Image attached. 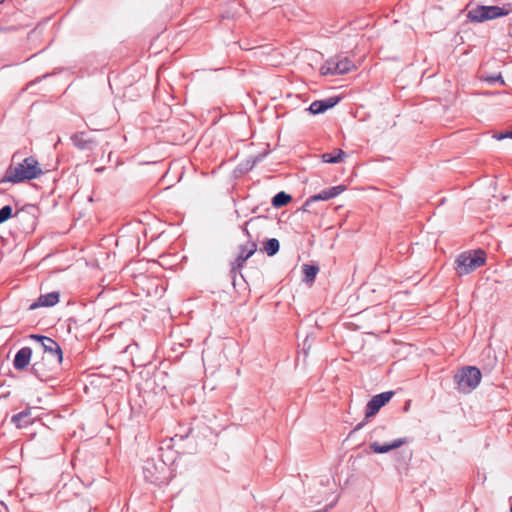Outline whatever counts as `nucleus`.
I'll return each mask as SVG.
<instances>
[{
	"label": "nucleus",
	"mask_w": 512,
	"mask_h": 512,
	"mask_svg": "<svg viewBox=\"0 0 512 512\" xmlns=\"http://www.w3.org/2000/svg\"><path fill=\"white\" fill-rule=\"evenodd\" d=\"M42 173L38 161L33 157H28L22 163L11 164L6 171L5 179L16 183L36 178Z\"/></svg>",
	"instance_id": "nucleus-1"
},
{
	"label": "nucleus",
	"mask_w": 512,
	"mask_h": 512,
	"mask_svg": "<svg viewBox=\"0 0 512 512\" xmlns=\"http://www.w3.org/2000/svg\"><path fill=\"white\" fill-rule=\"evenodd\" d=\"M486 262V254L482 250L468 251L460 254L456 260V272L459 276L467 275Z\"/></svg>",
	"instance_id": "nucleus-2"
},
{
	"label": "nucleus",
	"mask_w": 512,
	"mask_h": 512,
	"mask_svg": "<svg viewBox=\"0 0 512 512\" xmlns=\"http://www.w3.org/2000/svg\"><path fill=\"white\" fill-rule=\"evenodd\" d=\"M512 12V4L506 3L503 6H476L469 10L468 18L474 22L493 20Z\"/></svg>",
	"instance_id": "nucleus-3"
},
{
	"label": "nucleus",
	"mask_w": 512,
	"mask_h": 512,
	"mask_svg": "<svg viewBox=\"0 0 512 512\" xmlns=\"http://www.w3.org/2000/svg\"><path fill=\"white\" fill-rule=\"evenodd\" d=\"M455 378L459 388L462 391L469 392L480 383L481 372L476 367H466L460 370Z\"/></svg>",
	"instance_id": "nucleus-4"
},
{
	"label": "nucleus",
	"mask_w": 512,
	"mask_h": 512,
	"mask_svg": "<svg viewBox=\"0 0 512 512\" xmlns=\"http://www.w3.org/2000/svg\"><path fill=\"white\" fill-rule=\"evenodd\" d=\"M356 68L348 58H336L327 61L320 69L322 75L346 74Z\"/></svg>",
	"instance_id": "nucleus-5"
},
{
	"label": "nucleus",
	"mask_w": 512,
	"mask_h": 512,
	"mask_svg": "<svg viewBox=\"0 0 512 512\" xmlns=\"http://www.w3.org/2000/svg\"><path fill=\"white\" fill-rule=\"evenodd\" d=\"M393 396V392H385L374 396L367 404L366 418L373 417L376 413L388 403Z\"/></svg>",
	"instance_id": "nucleus-6"
},
{
	"label": "nucleus",
	"mask_w": 512,
	"mask_h": 512,
	"mask_svg": "<svg viewBox=\"0 0 512 512\" xmlns=\"http://www.w3.org/2000/svg\"><path fill=\"white\" fill-rule=\"evenodd\" d=\"M39 339L41 340L45 353L57 363H61L62 352L59 345L54 340L47 337H40Z\"/></svg>",
	"instance_id": "nucleus-7"
},
{
	"label": "nucleus",
	"mask_w": 512,
	"mask_h": 512,
	"mask_svg": "<svg viewBox=\"0 0 512 512\" xmlns=\"http://www.w3.org/2000/svg\"><path fill=\"white\" fill-rule=\"evenodd\" d=\"M406 443L405 439H395L391 443L380 444L377 441L371 442L369 448L374 453H387L391 450L397 449Z\"/></svg>",
	"instance_id": "nucleus-8"
},
{
	"label": "nucleus",
	"mask_w": 512,
	"mask_h": 512,
	"mask_svg": "<svg viewBox=\"0 0 512 512\" xmlns=\"http://www.w3.org/2000/svg\"><path fill=\"white\" fill-rule=\"evenodd\" d=\"M31 354V349L28 347H24L19 350L14 359L15 367L17 369L25 368L30 362Z\"/></svg>",
	"instance_id": "nucleus-9"
},
{
	"label": "nucleus",
	"mask_w": 512,
	"mask_h": 512,
	"mask_svg": "<svg viewBox=\"0 0 512 512\" xmlns=\"http://www.w3.org/2000/svg\"><path fill=\"white\" fill-rule=\"evenodd\" d=\"M59 301V295L56 292H52L46 295H42L36 303L31 305V309H35L37 307H48L53 306Z\"/></svg>",
	"instance_id": "nucleus-10"
},
{
	"label": "nucleus",
	"mask_w": 512,
	"mask_h": 512,
	"mask_svg": "<svg viewBox=\"0 0 512 512\" xmlns=\"http://www.w3.org/2000/svg\"><path fill=\"white\" fill-rule=\"evenodd\" d=\"M337 103V99L330 98L325 101H314L309 110L312 114H319L325 112L328 108L333 107Z\"/></svg>",
	"instance_id": "nucleus-11"
},
{
	"label": "nucleus",
	"mask_w": 512,
	"mask_h": 512,
	"mask_svg": "<svg viewBox=\"0 0 512 512\" xmlns=\"http://www.w3.org/2000/svg\"><path fill=\"white\" fill-rule=\"evenodd\" d=\"M345 152L342 150L335 151L334 154L332 153H324L322 154L321 158L323 162L326 163H339L342 162L345 158Z\"/></svg>",
	"instance_id": "nucleus-12"
},
{
	"label": "nucleus",
	"mask_w": 512,
	"mask_h": 512,
	"mask_svg": "<svg viewBox=\"0 0 512 512\" xmlns=\"http://www.w3.org/2000/svg\"><path fill=\"white\" fill-rule=\"evenodd\" d=\"M292 200L291 196L285 192H280L274 196L272 204L274 207H282L287 205Z\"/></svg>",
	"instance_id": "nucleus-13"
},
{
	"label": "nucleus",
	"mask_w": 512,
	"mask_h": 512,
	"mask_svg": "<svg viewBox=\"0 0 512 512\" xmlns=\"http://www.w3.org/2000/svg\"><path fill=\"white\" fill-rule=\"evenodd\" d=\"M318 267L316 266H311V265H303V273H304V281L306 282H313V280L315 279L317 273H318Z\"/></svg>",
	"instance_id": "nucleus-14"
},
{
	"label": "nucleus",
	"mask_w": 512,
	"mask_h": 512,
	"mask_svg": "<svg viewBox=\"0 0 512 512\" xmlns=\"http://www.w3.org/2000/svg\"><path fill=\"white\" fill-rule=\"evenodd\" d=\"M331 199V196L328 192V190H324L322 192H320L319 194L317 195H314V196H311L304 204V210H307V207L310 205L311 202H314V201H324V200H329Z\"/></svg>",
	"instance_id": "nucleus-15"
},
{
	"label": "nucleus",
	"mask_w": 512,
	"mask_h": 512,
	"mask_svg": "<svg viewBox=\"0 0 512 512\" xmlns=\"http://www.w3.org/2000/svg\"><path fill=\"white\" fill-rule=\"evenodd\" d=\"M279 250V242L276 239H270L265 244V251L268 255H274Z\"/></svg>",
	"instance_id": "nucleus-16"
},
{
	"label": "nucleus",
	"mask_w": 512,
	"mask_h": 512,
	"mask_svg": "<svg viewBox=\"0 0 512 512\" xmlns=\"http://www.w3.org/2000/svg\"><path fill=\"white\" fill-rule=\"evenodd\" d=\"M12 212L13 210L10 206H5L2 209H0V224L11 218Z\"/></svg>",
	"instance_id": "nucleus-17"
},
{
	"label": "nucleus",
	"mask_w": 512,
	"mask_h": 512,
	"mask_svg": "<svg viewBox=\"0 0 512 512\" xmlns=\"http://www.w3.org/2000/svg\"><path fill=\"white\" fill-rule=\"evenodd\" d=\"M331 198L341 194L342 192H344L346 190V186L344 185H339V186H335V187H332V188H329L327 189Z\"/></svg>",
	"instance_id": "nucleus-18"
},
{
	"label": "nucleus",
	"mask_w": 512,
	"mask_h": 512,
	"mask_svg": "<svg viewBox=\"0 0 512 512\" xmlns=\"http://www.w3.org/2000/svg\"><path fill=\"white\" fill-rule=\"evenodd\" d=\"M27 415H28V413H27V412L19 413L18 415H15V416L13 417V421H14V422H16V423H17V422H20V421L24 420V418H25Z\"/></svg>",
	"instance_id": "nucleus-19"
},
{
	"label": "nucleus",
	"mask_w": 512,
	"mask_h": 512,
	"mask_svg": "<svg viewBox=\"0 0 512 512\" xmlns=\"http://www.w3.org/2000/svg\"><path fill=\"white\" fill-rule=\"evenodd\" d=\"M493 137L496 138L497 140H502L504 138H510V135H509V132H505V133L494 134Z\"/></svg>",
	"instance_id": "nucleus-20"
},
{
	"label": "nucleus",
	"mask_w": 512,
	"mask_h": 512,
	"mask_svg": "<svg viewBox=\"0 0 512 512\" xmlns=\"http://www.w3.org/2000/svg\"><path fill=\"white\" fill-rule=\"evenodd\" d=\"M253 254V250H251L245 257H242L241 258L243 259V261H245L247 258H249L251 255Z\"/></svg>",
	"instance_id": "nucleus-21"
},
{
	"label": "nucleus",
	"mask_w": 512,
	"mask_h": 512,
	"mask_svg": "<svg viewBox=\"0 0 512 512\" xmlns=\"http://www.w3.org/2000/svg\"><path fill=\"white\" fill-rule=\"evenodd\" d=\"M79 137H80V135H75V136L72 138V139H73V141H74L76 144H78V143H77V141H78Z\"/></svg>",
	"instance_id": "nucleus-22"
},
{
	"label": "nucleus",
	"mask_w": 512,
	"mask_h": 512,
	"mask_svg": "<svg viewBox=\"0 0 512 512\" xmlns=\"http://www.w3.org/2000/svg\"><path fill=\"white\" fill-rule=\"evenodd\" d=\"M33 370H34L35 373L37 372L36 364L33 365Z\"/></svg>",
	"instance_id": "nucleus-23"
},
{
	"label": "nucleus",
	"mask_w": 512,
	"mask_h": 512,
	"mask_svg": "<svg viewBox=\"0 0 512 512\" xmlns=\"http://www.w3.org/2000/svg\"><path fill=\"white\" fill-rule=\"evenodd\" d=\"M509 135H510V138H512V131H511V132H509Z\"/></svg>",
	"instance_id": "nucleus-24"
},
{
	"label": "nucleus",
	"mask_w": 512,
	"mask_h": 512,
	"mask_svg": "<svg viewBox=\"0 0 512 512\" xmlns=\"http://www.w3.org/2000/svg\"><path fill=\"white\" fill-rule=\"evenodd\" d=\"M4 2V0H0V4H2Z\"/></svg>",
	"instance_id": "nucleus-25"
},
{
	"label": "nucleus",
	"mask_w": 512,
	"mask_h": 512,
	"mask_svg": "<svg viewBox=\"0 0 512 512\" xmlns=\"http://www.w3.org/2000/svg\"><path fill=\"white\" fill-rule=\"evenodd\" d=\"M511 512H512V505H511Z\"/></svg>",
	"instance_id": "nucleus-26"
}]
</instances>
